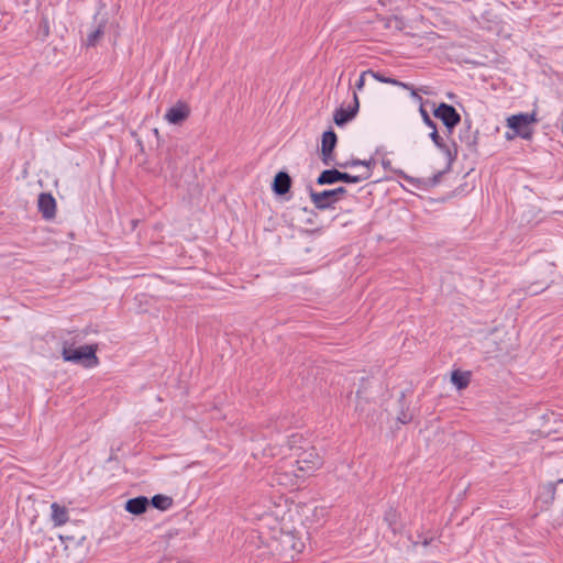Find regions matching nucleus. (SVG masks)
Masks as SVG:
<instances>
[{
  "instance_id": "nucleus-18",
  "label": "nucleus",
  "mask_w": 563,
  "mask_h": 563,
  "mask_svg": "<svg viewBox=\"0 0 563 563\" xmlns=\"http://www.w3.org/2000/svg\"><path fill=\"white\" fill-rule=\"evenodd\" d=\"M106 22H101L96 30L87 36V45L95 46L104 34Z\"/></svg>"
},
{
  "instance_id": "nucleus-8",
  "label": "nucleus",
  "mask_w": 563,
  "mask_h": 563,
  "mask_svg": "<svg viewBox=\"0 0 563 563\" xmlns=\"http://www.w3.org/2000/svg\"><path fill=\"white\" fill-rule=\"evenodd\" d=\"M190 107L184 101H177L165 113L164 119L173 125L183 124L190 115Z\"/></svg>"
},
{
  "instance_id": "nucleus-7",
  "label": "nucleus",
  "mask_w": 563,
  "mask_h": 563,
  "mask_svg": "<svg viewBox=\"0 0 563 563\" xmlns=\"http://www.w3.org/2000/svg\"><path fill=\"white\" fill-rule=\"evenodd\" d=\"M346 192L344 187H338L331 190H323L321 192H310V198L317 209L323 210L331 207L335 201L339 200V196Z\"/></svg>"
},
{
  "instance_id": "nucleus-20",
  "label": "nucleus",
  "mask_w": 563,
  "mask_h": 563,
  "mask_svg": "<svg viewBox=\"0 0 563 563\" xmlns=\"http://www.w3.org/2000/svg\"><path fill=\"white\" fill-rule=\"evenodd\" d=\"M368 75L371 76V70H364V71L361 74V76H360L358 80H357V81H356V84H355V88H356V90L361 91V90L364 88V86H365V78H366V76H368Z\"/></svg>"
},
{
  "instance_id": "nucleus-27",
  "label": "nucleus",
  "mask_w": 563,
  "mask_h": 563,
  "mask_svg": "<svg viewBox=\"0 0 563 563\" xmlns=\"http://www.w3.org/2000/svg\"><path fill=\"white\" fill-rule=\"evenodd\" d=\"M517 136H518V134H517L515 131H512V132H506V134H505V137H506V140H508V141H511V140H514V139H515V137H517Z\"/></svg>"
},
{
  "instance_id": "nucleus-29",
  "label": "nucleus",
  "mask_w": 563,
  "mask_h": 563,
  "mask_svg": "<svg viewBox=\"0 0 563 563\" xmlns=\"http://www.w3.org/2000/svg\"><path fill=\"white\" fill-rule=\"evenodd\" d=\"M431 35H432V38L440 37L439 34H435V33H432Z\"/></svg>"
},
{
  "instance_id": "nucleus-12",
  "label": "nucleus",
  "mask_w": 563,
  "mask_h": 563,
  "mask_svg": "<svg viewBox=\"0 0 563 563\" xmlns=\"http://www.w3.org/2000/svg\"><path fill=\"white\" fill-rule=\"evenodd\" d=\"M353 99H354V104L351 109L346 110V109L340 108V109L335 110L334 115H333V121L336 125L342 126L355 117V114L358 110V106H360L358 97H357L356 92H354Z\"/></svg>"
},
{
  "instance_id": "nucleus-24",
  "label": "nucleus",
  "mask_w": 563,
  "mask_h": 563,
  "mask_svg": "<svg viewBox=\"0 0 563 563\" xmlns=\"http://www.w3.org/2000/svg\"><path fill=\"white\" fill-rule=\"evenodd\" d=\"M371 76L373 78H375L377 81L384 82V84H387L388 79H389V77H385V76L380 75L379 73H375L373 70H371Z\"/></svg>"
},
{
  "instance_id": "nucleus-9",
  "label": "nucleus",
  "mask_w": 563,
  "mask_h": 563,
  "mask_svg": "<svg viewBox=\"0 0 563 563\" xmlns=\"http://www.w3.org/2000/svg\"><path fill=\"white\" fill-rule=\"evenodd\" d=\"M338 139L333 130L325 131L321 140V161L324 165L333 163V150L336 145Z\"/></svg>"
},
{
  "instance_id": "nucleus-16",
  "label": "nucleus",
  "mask_w": 563,
  "mask_h": 563,
  "mask_svg": "<svg viewBox=\"0 0 563 563\" xmlns=\"http://www.w3.org/2000/svg\"><path fill=\"white\" fill-rule=\"evenodd\" d=\"M470 376L468 372H461L456 369L451 374V382L457 389H464L470 384Z\"/></svg>"
},
{
  "instance_id": "nucleus-14",
  "label": "nucleus",
  "mask_w": 563,
  "mask_h": 563,
  "mask_svg": "<svg viewBox=\"0 0 563 563\" xmlns=\"http://www.w3.org/2000/svg\"><path fill=\"white\" fill-rule=\"evenodd\" d=\"M291 186V179L289 175L285 172H279L276 174L273 183V190L277 195H285L289 191Z\"/></svg>"
},
{
  "instance_id": "nucleus-19",
  "label": "nucleus",
  "mask_w": 563,
  "mask_h": 563,
  "mask_svg": "<svg viewBox=\"0 0 563 563\" xmlns=\"http://www.w3.org/2000/svg\"><path fill=\"white\" fill-rule=\"evenodd\" d=\"M356 165H362V166H364V170L368 169L371 172V166L374 165V162L373 161L355 159V161H352L349 163L340 164L341 167L356 166Z\"/></svg>"
},
{
  "instance_id": "nucleus-11",
  "label": "nucleus",
  "mask_w": 563,
  "mask_h": 563,
  "mask_svg": "<svg viewBox=\"0 0 563 563\" xmlns=\"http://www.w3.org/2000/svg\"><path fill=\"white\" fill-rule=\"evenodd\" d=\"M37 207L43 218L46 220L53 219L56 214V200L51 194H40Z\"/></svg>"
},
{
  "instance_id": "nucleus-2",
  "label": "nucleus",
  "mask_w": 563,
  "mask_h": 563,
  "mask_svg": "<svg viewBox=\"0 0 563 563\" xmlns=\"http://www.w3.org/2000/svg\"><path fill=\"white\" fill-rule=\"evenodd\" d=\"M96 351V345L76 347V341L73 336L64 339L62 342V356L65 362L81 363L87 367L96 366L99 362Z\"/></svg>"
},
{
  "instance_id": "nucleus-5",
  "label": "nucleus",
  "mask_w": 563,
  "mask_h": 563,
  "mask_svg": "<svg viewBox=\"0 0 563 563\" xmlns=\"http://www.w3.org/2000/svg\"><path fill=\"white\" fill-rule=\"evenodd\" d=\"M507 126L515 131L519 137L531 140L533 135L532 124L538 122L536 112L519 113L507 118Z\"/></svg>"
},
{
  "instance_id": "nucleus-10",
  "label": "nucleus",
  "mask_w": 563,
  "mask_h": 563,
  "mask_svg": "<svg viewBox=\"0 0 563 563\" xmlns=\"http://www.w3.org/2000/svg\"><path fill=\"white\" fill-rule=\"evenodd\" d=\"M434 117L440 119L443 122V124L449 129L454 128L461 121V117L454 109V107L446 103H441L434 110Z\"/></svg>"
},
{
  "instance_id": "nucleus-17",
  "label": "nucleus",
  "mask_w": 563,
  "mask_h": 563,
  "mask_svg": "<svg viewBox=\"0 0 563 563\" xmlns=\"http://www.w3.org/2000/svg\"><path fill=\"white\" fill-rule=\"evenodd\" d=\"M153 507L159 510H167L173 506V498L166 495H155L151 499Z\"/></svg>"
},
{
  "instance_id": "nucleus-3",
  "label": "nucleus",
  "mask_w": 563,
  "mask_h": 563,
  "mask_svg": "<svg viewBox=\"0 0 563 563\" xmlns=\"http://www.w3.org/2000/svg\"><path fill=\"white\" fill-rule=\"evenodd\" d=\"M305 481L302 474L290 460L280 461L273 472V482L286 488H297Z\"/></svg>"
},
{
  "instance_id": "nucleus-22",
  "label": "nucleus",
  "mask_w": 563,
  "mask_h": 563,
  "mask_svg": "<svg viewBox=\"0 0 563 563\" xmlns=\"http://www.w3.org/2000/svg\"><path fill=\"white\" fill-rule=\"evenodd\" d=\"M420 112H421V115L423 117V120L424 122L427 123V125H429L430 128L434 129V123L433 121L430 119L428 112L422 108V106L420 107Z\"/></svg>"
},
{
  "instance_id": "nucleus-25",
  "label": "nucleus",
  "mask_w": 563,
  "mask_h": 563,
  "mask_svg": "<svg viewBox=\"0 0 563 563\" xmlns=\"http://www.w3.org/2000/svg\"><path fill=\"white\" fill-rule=\"evenodd\" d=\"M430 137L432 139V141L438 145L440 146L441 145V137L437 131V129H432V132L430 134Z\"/></svg>"
},
{
  "instance_id": "nucleus-15",
  "label": "nucleus",
  "mask_w": 563,
  "mask_h": 563,
  "mask_svg": "<svg viewBox=\"0 0 563 563\" xmlns=\"http://www.w3.org/2000/svg\"><path fill=\"white\" fill-rule=\"evenodd\" d=\"M52 509V520L55 526H62L68 520L67 509L63 506H59L57 503H53L51 506Z\"/></svg>"
},
{
  "instance_id": "nucleus-28",
  "label": "nucleus",
  "mask_w": 563,
  "mask_h": 563,
  "mask_svg": "<svg viewBox=\"0 0 563 563\" xmlns=\"http://www.w3.org/2000/svg\"><path fill=\"white\" fill-rule=\"evenodd\" d=\"M291 438H292V441L290 442V446L292 448V446L295 445V443H296V440H295V439H296V438L301 439V437H298V435H296V434H292V435H291Z\"/></svg>"
},
{
  "instance_id": "nucleus-6",
  "label": "nucleus",
  "mask_w": 563,
  "mask_h": 563,
  "mask_svg": "<svg viewBox=\"0 0 563 563\" xmlns=\"http://www.w3.org/2000/svg\"><path fill=\"white\" fill-rule=\"evenodd\" d=\"M372 173L368 169L362 170L357 175H351L347 173H342L338 169H325L323 170L317 179L318 185H331L336 181H345V183H361L369 179Z\"/></svg>"
},
{
  "instance_id": "nucleus-4",
  "label": "nucleus",
  "mask_w": 563,
  "mask_h": 563,
  "mask_svg": "<svg viewBox=\"0 0 563 563\" xmlns=\"http://www.w3.org/2000/svg\"><path fill=\"white\" fill-rule=\"evenodd\" d=\"M300 449L301 451L296 454V459L292 462L305 479H307L321 468L323 460L314 446L307 445L305 448L300 446Z\"/></svg>"
},
{
  "instance_id": "nucleus-13",
  "label": "nucleus",
  "mask_w": 563,
  "mask_h": 563,
  "mask_svg": "<svg viewBox=\"0 0 563 563\" xmlns=\"http://www.w3.org/2000/svg\"><path fill=\"white\" fill-rule=\"evenodd\" d=\"M148 499L145 496L131 498L125 503V510L132 515H142L148 507Z\"/></svg>"
},
{
  "instance_id": "nucleus-23",
  "label": "nucleus",
  "mask_w": 563,
  "mask_h": 563,
  "mask_svg": "<svg viewBox=\"0 0 563 563\" xmlns=\"http://www.w3.org/2000/svg\"><path fill=\"white\" fill-rule=\"evenodd\" d=\"M389 85H394V86H398V87H401L404 89H409L410 88V85L409 84H406V82H402V81H399L397 79H394V78H390L388 79V82Z\"/></svg>"
},
{
  "instance_id": "nucleus-1",
  "label": "nucleus",
  "mask_w": 563,
  "mask_h": 563,
  "mask_svg": "<svg viewBox=\"0 0 563 563\" xmlns=\"http://www.w3.org/2000/svg\"><path fill=\"white\" fill-rule=\"evenodd\" d=\"M324 516L325 508L314 501L289 503L280 495L268 503L258 521L263 533L275 542V550L294 559L306 547L308 529L320 523Z\"/></svg>"
},
{
  "instance_id": "nucleus-26",
  "label": "nucleus",
  "mask_w": 563,
  "mask_h": 563,
  "mask_svg": "<svg viewBox=\"0 0 563 563\" xmlns=\"http://www.w3.org/2000/svg\"><path fill=\"white\" fill-rule=\"evenodd\" d=\"M408 90L410 91V96H411L415 100H417V101H419V102H421V101H422V98L418 95V92L416 91V89H415L411 85H410V88H409Z\"/></svg>"
},
{
  "instance_id": "nucleus-21",
  "label": "nucleus",
  "mask_w": 563,
  "mask_h": 563,
  "mask_svg": "<svg viewBox=\"0 0 563 563\" xmlns=\"http://www.w3.org/2000/svg\"><path fill=\"white\" fill-rule=\"evenodd\" d=\"M411 419H412L411 413H409L408 411H404V410H401V412L397 416V420L402 424L410 422Z\"/></svg>"
}]
</instances>
